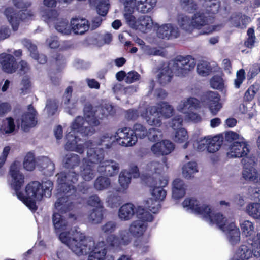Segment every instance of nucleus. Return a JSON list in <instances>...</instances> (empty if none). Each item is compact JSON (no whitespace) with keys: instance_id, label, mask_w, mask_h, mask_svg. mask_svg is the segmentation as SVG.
<instances>
[{"instance_id":"obj_61","label":"nucleus","mask_w":260,"mask_h":260,"mask_svg":"<svg viewBox=\"0 0 260 260\" xmlns=\"http://www.w3.org/2000/svg\"><path fill=\"white\" fill-rule=\"evenodd\" d=\"M180 4L182 8L189 13L193 12L197 8L193 0H180Z\"/></svg>"},{"instance_id":"obj_6","label":"nucleus","mask_w":260,"mask_h":260,"mask_svg":"<svg viewBox=\"0 0 260 260\" xmlns=\"http://www.w3.org/2000/svg\"><path fill=\"white\" fill-rule=\"evenodd\" d=\"M196 64L194 58L190 55H178L169 63H160L158 67L157 81L164 86L171 81L173 73L176 76L185 77L194 69Z\"/></svg>"},{"instance_id":"obj_44","label":"nucleus","mask_w":260,"mask_h":260,"mask_svg":"<svg viewBox=\"0 0 260 260\" xmlns=\"http://www.w3.org/2000/svg\"><path fill=\"white\" fill-rule=\"evenodd\" d=\"M117 229V223L114 220H109L106 222L101 226L100 229L101 232L107 236V237L110 235H113Z\"/></svg>"},{"instance_id":"obj_28","label":"nucleus","mask_w":260,"mask_h":260,"mask_svg":"<svg viewBox=\"0 0 260 260\" xmlns=\"http://www.w3.org/2000/svg\"><path fill=\"white\" fill-rule=\"evenodd\" d=\"M200 107V102L193 97H189L182 100L177 106V110L181 113H188L197 109Z\"/></svg>"},{"instance_id":"obj_53","label":"nucleus","mask_w":260,"mask_h":260,"mask_svg":"<svg viewBox=\"0 0 260 260\" xmlns=\"http://www.w3.org/2000/svg\"><path fill=\"white\" fill-rule=\"evenodd\" d=\"M160 201L151 198L146 202V207L153 213H156L160 208Z\"/></svg>"},{"instance_id":"obj_48","label":"nucleus","mask_w":260,"mask_h":260,"mask_svg":"<svg viewBox=\"0 0 260 260\" xmlns=\"http://www.w3.org/2000/svg\"><path fill=\"white\" fill-rule=\"evenodd\" d=\"M143 50L144 53L148 55L164 56L166 55V53L162 49L151 47L149 45L143 46Z\"/></svg>"},{"instance_id":"obj_60","label":"nucleus","mask_w":260,"mask_h":260,"mask_svg":"<svg viewBox=\"0 0 260 260\" xmlns=\"http://www.w3.org/2000/svg\"><path fill=\"white\" fill-rule=\"evenodd\" d=\"M168 23L162 24L158 27L157 29V36L162 39L169 40Z\"/></svg>"},{"instance_id":"obj_33","label":"nucleus","mask_w":260,"mask_h":260,"mask_svg":"<svg viewBox=\"0 0 260 260\" xmlns=\"http://www.w3.org/2000/svg\"><path fill=\"white\" fill-rule=\"evenodd\" d=\"M62 162L65 168L73 169L79 165L80 158L76 154L68 153L63 157Z\"/></svg>"},{"instance_id":"obj_34","label":"nucleus","mask_w":260,"mask_h":260,"mask_svg":"<svg viewBox=\"0 0 260 260\" xmlns=\"http://www.w3.org/2000/svg\"><path fill=\"white\" fill-rule=\"evenodd\" d=\"M153 25V21L151 17L149 16H142L138 19L136 29H139L143 32H146L150 30Z\"/></svg>"},{"instance_id":"obj_42","label":"nucleus","mask_w":260,"mask_h":260,"mask_svg":"<svg viewBox=\"0 0 260 260\" xmlns=\"http://www.w3.org/2000/svg\"><path fill=\"white\" fill-rule=\"evenodd\" d=\"M246 211L249 216L255 219H260V203H250L246 207Z\"/></svg>"},{"instance_id":"obj_37","label":"nucleus","mask_w":260,"mask_h":260,"mask_svg":"<svg viewBox=\"0 0 260 260\" xmlns=\"http://www.w3.org/2000/svg\"><path fill=\"white\" fill-rule=\"evenodd\" d=\"M198 171L197 164L194 161L188 162L182 167V175L187 179L193 177L194 174Z\"/></svg>"},{"instance_id":"obj_18","label":"nucleus","mask_w":260,"mask_h":260,"mask_svg":"<svg viewBox=\"0 0 260 260\" xmlns=\"http://www.w3.org/2000/svg\"><path fill=\"white\" fill-rule=\"evenodd\" d=\"M141 175L137 166L134 164L130 166L129 171L126 170H122L119 175L118 183L120 186L119 191L123 192L128 188L132 176L138 178L141 177Z\"/></svg>"},{"instance_id":"obj_62","label":"nucleus","mask_w":260,"mask_h":260,"mask_svg":"<svg viewBox=\"0 0 260 260\" xmlns=\"http://www.w3.org/2000/svg\"><path fill=\"white\" fill-rule=\"evenodd\" d=\"M248 38L245 42V45L248 48H252L254 46L255 42V37L254 35V31L252 28H249L247 30Z\"/></svg>"},{"instance_id":"obj_63","label":"nucleus","mask_w":260,"mask_h":260,"mask_svg":"<svg viewBox=\"0 0 260 260\" xmlns=\"http://www.w3.org/2000/svg\"><path fill=\"white\" fill-rule=\"evenodd\" d=\"M45 109L49 115H54L57 109V105L55 101L48 100L47 101Z\"/></svg>"},{"instance_id":"obj_23","label":"nucleus","mask_w":260,"mask_h":260,"mask_svg":"<svg viewBox=\"0 0 260 260\" xmlns=\"http://www.w3.org/2000/svg\"><path fill=\"white\" fill-rule=\"evenodd\" d=\"M73 89L68 86L63 95L62 105L65 111L71 115H73L77 109V101L75 99H71Z\"/></svg>"},{"instance_id":"obj_30","label":"nucleus","mask_w":260,"mask_h":260,"mask_svg":"<svg viewBox=\"0 0 260 260\" xmlns=\"http://www.w3.org/2000/svg\"><path fill=\"white\" fill-rule=\"evenodd\" d=\"M23 45L30 52V56L40 64H45L47 61L46 56L43 54H38L37 48L35 44H33L29 40H24L22 41Z\"/></svg>"},{"instance_id":"obj_39","label":"nucleus","mask_w":260,"mask_h":260,"mask_svg":"<svg viewBox=\"0 0 260 260\" xmlns=\"http://www.w3.org/2000/svg\"><path fill=\"white\" fill-rule=\"evenodd\" d=\"M111 179L107 177L99 176L94 182V188L97 191L107 189L111 185Z\"/></svg>"},{"instance_id":"obj_43","label":"nucleus","mask_w":260,"mask_h":260,"mask_svg":"<svg viewBox=\"0 0 260 260\" xmlns=\"http://www.w3.org/2000/svg\"><path fill=\"white\" fill-rule=\"evenodd\" d=\"M91 5L95 7L97 13L101 16L107 15L110 7L109 0H96V4Z\"/></svg>"},{"instance_id":"obj_57","label":"nucleus","mask_w":260,"mask_h":260,"mask_svg":"<svg viewBox=\"0 0 260 260\" xmlns=\"http://www.w3.org/2000/svg\"><path fill=\"white\" fill-rule=\"evenodd\" d=\"M161 146L164 149V155H167L171 153L175 148L174 143L170 140H164L160 141Z\"/></svg>"},{"instance_id":"obj_40","label":"nucleus","mask_w":260,"mask_h":260,"mask_svg":"<svg viewBox=\"0 0 260 260\" xmlns=\"http://www.w3.org/2000/svg\"><path fill=\"white\" fill-rule=\"evenodd\" d=\"M252 250L247 245H241L236 251L234 255L241 260H248L252 256Z\"/></svg>"},{"instance_id":"obj_17","label":"nucleus","mask_w":260,"mask_h":260,"mask_svg":"<svg viewBox=\"0 0 260 260\" xmlns=\"http://www.w3.org/2000/svg\"><path fill=\"white\" fill-rule=\"evenodd\" d=\"M115 140L120 145L124 147H131L137 142V138L134 132L128 127H123L117 130L115 134Z\"/></svg>"},{"instance_id":"obj_5","label":"nucleus","mask_w":260,"mask_h":260,"mask_svg":"<svg viewBox=\"0 0 260 260\" xmlns=\"http://www.w3.org/2000/svg\"><path fill=\"white\" fill-rule=\"evenodd\" d=\"M57 193H63L58 196L54 204L55 209L60 213H66L72 210L78 199L77 189L74 184L79 179V175L75 171L61 172L56 175Z\"/></svg>"},{"instance_id":"obj_9","label":"nucleus","mask_w":260,"mask_h":260,"mask_svg":"<svg viewBox=\"0 0 260 260\" xmlns=\"http://www.w3.org/2000/svg\"><path fill=\"white\" fill-rule=\"evenodd\" d=\"M173 113L174 109L171 105L167 102H161L149 107L148 111L141 112V116L145 118L149 125L160 126L161 124L160 117L168 118L173 115Z\"/></svg>"},{"instance_id":"obj_47","label":"nucleus","mask_w":260,"mask_h":260,"mask_svg":"<svg viewBox=\"0 0 260 260\" xmlns=\"http://www.w3.org/2000/svg\"><path fill=\"white\" fill-rule=\"evenodd\" d=\"M15 127V125L13 119L9 117L3 121V124L0 128V131L3 134H10L14 131Z\"/></svg>"},{"instance_id":"obj_3","label":"nucleus","mask_w":260,"mask_h":260,"mask_svg":"<svg viewBox=\"0 0 260 260\" xmlns=\"http://www.w3.org/2000/svg\"><path fill=\"white\" fill-rule=\"evenodd\" d=\"M183 207L187 211L200 215L210 225H216L225 234L229 243L232 246L241 240L240 231L234 222H229L220 213H214L208 206L201 205L194 198L186 199L182 203Z\"/></svg>"},{"instance_id":"obj_20","label":"nucleus","mask_w":260,"mask_h":260,"mask_svg":"<svg viewBox=\"0 0 260 260\" xmlns=\"http://www.w3.org/2000/svg\"><path fill=\"white\" fill-rule=\"evenodd\" d=\"M124 7L133 8L138 12L147 13L150 12L155 6L156 0H119Z\"/></svg>"},{"instance_id":"obj_58","label":"nucleus","mask_w":260,"mask_h":260,"mask_svg":"<svg viewBox=\"0 0 260 260\" xmlns=\"http://www.w3.org/2000/svg\"><path fill=\"white\" fill-rule=\"evenodd\" d=\"M141 78V75L135 71H131L126 73L125 82L127 84H131L138 81Z\"/></svg>"},{"instance_id":"obj_35","label":"nucleus","mask_w":260,"mask_h":260,"mask_svg":"<svg viewBox=\"0 0 260 260\" xmlns=\"http://www.w3.org/2000/svg\"><path fill=\"white\" fill-rule=\"evenodd\" d=\"M177 23L180 28L187 31H191L194 26L192 18L184 15L180 14L178 16Z\"/></svg>"},{"instance_id":"obj_46","label":"nucleus","mask_w":260,"mask_h":260,"mask_svg":"<svg viewBox=\"0 0 260 260\" xmlns=\"http://www.w3.org/2000/svg\"><path fill=\"white\" fill-rule=\"evenodd\" d=\"M242 234L246 237H250L254 232V224L249 220H245L240 224Z\"/></svg>"},{"instance_id":"obj_12","label":"nucleus","mask_w":260,"mask_h":260,"mask_svg":"<svg viewBox=\"0 0 260 260\" xmlns=\"http://www.w3.org/2000/svg\"><path fill=\"white\" fill-rule=\"evenodd\" d=\"M117 215L118 218L122 221H128L132 219L134 215H136L138 219L153 220V216L143 207L140 206L136 207L130 203L122 205L118 211Z\"/></svg>"},{"instance_id":"obj_51","label":"nucleus","mask_w":260,"mask_h":260,"mask_svg":"<svg viewBox=\"0 0 260 260\" xmlns=\"http://www.w3.org/2000/svg\"><path fill=\"white\" fill-rule=\"evenodd\" d=\"M188 139V135L187 131L184 128H180L177 130L173 138L175 142L182 143L186 141Z\"/></svg>"},{"instance_id":"obj_36","label":"nucleus","mask_w":260,"mask_h":260,"mask_svg":"<svg viewBox=\"0 0 260 260\" xmlns=\"http://www.w3.org/2000/svg\"><path fill=\"white\" fill-rule=\"evenodd\" d=\"M223 143V137L216 135L213 137L208 136V152L214 153L217 151L221 146Z\"/></svg>"},{"instance_id":"obj_27","label":"nucleus","mask_w":260,"mask_h":260,"mask_svg":"<svg viewBox=\"0 0 260 260\" xmlns=\"http://www.w3.org/2000/svg\"><path fill=\"white\" fill-rule=\"evenodd\" d=\"M0 63L3 70L7 73H12L17 69V63L14 57L9 54L2 53L0 55Z\"/></svg>"},{"instance_id":"obj_26","label":"nucleus","mask_w":260,"mask_h":260,"mask_svg":"<svg viewBox=\"0 0 260 260\" xmlns=\"http://www.w3.org/2000/svg\"><path fill=\"white\" fill-rule=\"evenodd\" d=\"M107 249L103 241L95 243L89 251L88 260H105L107 254Z\"/></svg>"},{"instance_id":"obj_15","label":"nucleus","mask_w":260,"mask_h":260,"mask_svg":"<svg viewBox=\"0 0 260 260\" xmlns=\"http://www.w3.org/2000/svg\"><path fill=\"white\" fill-rule=\"evenodd\" d=\"M119 237L116 235H110L106 238L107 245L115 250H120L122 246L128 245L132 241V235L126 230L119 232Z\"/></svg>"},{"instance_id":"obj_22","label":"nucleus","mask_w":260,"mask_h":260,"mask_svg":"<svg viewBox=\"0 0 260 260\" xmlns=\"http://www.w3.org/2000/svg\"><path fill=\"white\" fill-rule=\"evenodd\" d=\"M119 169V164L117 162L110 159L101 162L97 168V171L107 176L112 177L118 173Z\"/></svg>"},{"instance_id":"obj_7","label":"nucleus","mask_w":260,"mask_h":260,"mask_svg":"<svg viewBox=\"0 0 260 260\" xmlns=\"http://www.w3.org/2000/svg\"><path fill=\"white\" fill-rule=\"evenodd\" d=\"M163 164L153 161L147 164L141 172L142 181L149 188L152 198L160 201L164 200L166 191L164 188L168 184L167 179L161 176Z\"/></svg>"},{"instance_id":"obj_59","label":"nucleus","mask_w":260,"mask_h":260,"mask_svg":"<svg viewBox=\"0 0 260 260\" xmlns=\"http://www.w3.org/2000/svg\"><path fill=\"white\" fill-rule=\"evenodd\" d=\"M211 86L216 89H222L224 87L222 78L219 76H214L210 80Z\"/></svg>"},{"instance_id":"obj_50","label":"nucleus","mask_w":260,"mask_h":260,"mask_svg":"<svg viewBox=\"0 0 260 260\" xmlns=\"http://www.w3.org/2000/svg\"><path fill=\"white\" fill-rule=\"evenodd\" d=\"M208 136L200 138L193 144V148L199 151H203L207 149L208 151Z\"/></svg>"},{"instance_id":"obj_2","label":"nucleus","mask_w":260,"mask_h":260,"mask_svg":"<svg viewBox=\"0 0 260 260\" xmlns=\"http://www.w3.org/2000/svg\"><path fill=\"white\" fill-rule=\"evenodd\" d=\"M21 164L19 161H15L10 166L9 174L11 176L10 185L15 191L17 198L31 211L37 209L36 201H40L44 196L49 198L51 196L53 187L52 181L45 179L41 184L38 181H33L27 185L25 188L26 196L24 197L20 192L21 186L24 182V177L20 172Z\"/></svg>"},{"instance_id":"obj_10","label":"nucleus","mask_w":260,"mask_h":260,"mask_svg":"<svg viewBox=\"0 0 260 260\" xmlns=\"http://www.w3.org/2000/svg\"><path fill=\"white\" fill-rule=\"evenodd\" d=\"M41 19L48 25L54 24L55 29L62 35L69 36L72 32L71 24L66 19L58 18V13L55 10L41 7L39 10Z\"/></svg>"},{"instance_id":"obj_54","label":"nucleus","mask_w":260,"mask_h":260,"mask_svg":"<svg viewBox=\"0 0 260 260\" xmlns=\"http://www.w3.org/2000/svg\"><path fill=\"white\" fill-rule=\"evenodd\" d=\"M162 132L161 131L152 128L147 132V135L149 140L152 142H156L162 138Z\"/></svg>"},{"instance_id":"obj_11","label":"nucleus","mask_w":260,"mask_h":260,"mask_svg":"<svg viewBox=\"0 0 260 260\" xmlns=\"http://www.w3.org/2000/svg\"><path fill=\"white\" fill-rule=\"evenodd\" d=\"M23 164L24 168L28 171L34 170L37 165L46 176L52 175L55 170L54 164L48 157L40 156L36 159L34 154L31 152L26 154Z\"/></svg>"},{"instance_id":"obj_55","label":"nucleus","mask_w":260,"mask_h":260,"mask_svg":"<svg viewBox=\"0 0 260 260\" xmlns=\"http://www.w3.org/2000/svg\"><path fill=\"white\" fill-rule=\"evenodd\" d=\"M132 131L137 139L138 137L141 139L144 138L147 135V129L144 126L140 123L134 124Z\"/></svg>"},{"instance_id":"obj_32","label":"nucleus","mask_w":260,"mask_h":260,"mask_svg":"<svg viewBox=\"0 0 260 260\" xmlns=\"http://www.w3.org/2000/svg\"><path fill=\"white\" fill-rule=\"evenodd\" d=\"M115 136L110 133H105L103 134L96 140H91L95 146H101L104 148H110L113 142L115 141Z\"/></svg>"},{"instance_id":"obj_13","label":"nucleus","mask_w":260,"mask_h":260,"mask_svg":"<svg viewBox=\"0 0 260 260\" xmlns=\"http://www.w3.org/2000/svg\"><path fill=\"white\" fill-rule=\"evenodd\" d=\"M4 15L14 31L17 30L20 21L32 20L35 16V12L31 10L18 11L12 7L6 8Z\"/></svg>"},{"instance_id":"obj_21","label":"nucleus","mask_w":260,"mask_h":260,"mask_svg":"<svg viewBox=\"0 0 260 260\" xmlns=\"http://www.w3.org/2000/svg\"><path fill=\"white\" fill-rule=\"evenodd\" d=\"M249 146L245 141H235L231 144L228 148L227 156L229 158L248 157Z\"/></svg>"},{"instance_id":"obj_38","label":"nucleus","mask_w":260,"mask_h":260,"mask_svg":"<svg viewBox=\"0 0 260 260\" xmlns=\"http://www.w3.org/2000/svg\"><path fill=\"white\" fill-rule=\"evenodd\" d=\"M104 218V208H94L89 212V221L93 224H99Z\"/></svg>"},{"instance_id":"obj_16","label":"nucleus","mask_w":260,"mask_h":260,"mask_svg":"<svg viewBox=\"0 0 260 260\" xmlns=\"http://www.w3.org/2000/svg\"><path fill=\"white\" fill-rule=\"evenodd\" d=\"M243 164L242 176L247 181L258 182L260 180V175L254 167V157H245L242 159Z\"/></svg>"},{"instance_id":"obj_19","label":"nucleus","mask_w":260,"mask_h":260,"mask_svg":"<svg viewBox=\"0 0 260 260\" xmlns=\"http://www.w3.org/2000/svg\"><path fill=\"white\" fill-rule=\"evenodd\" d=\"M220 96L217 92L208 91L202 98V101L205 106L209 108L212 115H215L222 108L219 102Z\"/></svg>"},{"instance_id":"obj_49","label":"nucleus","mask_w":260,"mask_h":260,"mask_svg":"<svg viewBox=\"0 0 260 260\" xmlns=\"http://www.w3.org/2000/svg\"><path fill=\"white\" fill-rule=\"evenodd\" d=\"M106 202L108 206L111 208L117 207L121 203V197L116 193L108 192Z\"/></svg>"},{"instance_id":"obj_8","label":"nucleus","mask_w":260,"mask_h":260,"mask_svg":"<svg viewBox=\"0 0 260 260\" xmlns=\"http://www.w3.org/2000/svg\"><path fill=\"white\" fill-rule=\"evenodd\" d=\"M203 7L196 12L192 17L194 28L201 29V35H207L216 30L221 27L220 25H212L213 17L210 14H214L218 12L220 3L219 0H204Z\"/></svg>"},{"instance_id":"obj_41","label":"nucleus","mask_w":260,"mask_h":260,"mask_svg":"<svg viewBox=\"0 0 260 260\" xmlns=\"http://www.w3.org/2000/svg\"><path fill=\"white\" fill-rule=\"evenodd\" d=\"M134 246L138 252L141 253H145L149 251L150 248L149 238L143 237L141 239H137L135 241Z\"/></svg>"},{"instance_id":"obj_45","label":"nucleus","mask_w":260,"mask_h":260,"mask_svg":"<svg viewBox=\"0 0 260 260\" xmlns=\"http://www.w3.org/2000/svg\"><path fill=\"white\" fill-rule=\"evenodd\" d=\"M124 9L125 13L124 14V17L127 24L131 28L136 29L137 26L138 20H137L135 17L132 14L135 9L129 7L126 9L125 7Z\"/></svg>"},{"instance_id":"obj_14","label":"nucleus","mask_w":260,"mask_h":260,"mask_svg":"<svg viewBox=\"0 0 260 260\" xmlns=\"http://www.w3.org/2000/svg\"><path fill=\"white\" fill-rule=\"evenodd\" d=\"M80 133L76 132L74 135L76 137H77V144H80L83 147V152L82 153H79V154H82L84 152V147H86L87 148V157H85L87 160V164H98L99 165L102 162L104 158V151L103 148H100L98 147H94V145H93V143L91 140L88 141L84 143L83 144L79 143L81 141V140L78 138V134ZM79 153V152H78Z\"/></svg>"},{"instance_id":"obj_25","label":"nucleus","mask_w":260,"mask_h":260,"mask_svg":"<svg viewBox=\"0 0 260 260\" xmlns=\"http://www.w3.org/2000/svg\"><path fill=\"white\" fill-rule=\"evenodd\" d=\"M70 23L72 31L75 35H83L90 28L89 22L84 18H73Z\"/></svg>"},{"instance_id":"obj_52","label":"nucleus","mask_w":260,"mask_h":260,"mask_svg":"<svg viewBox=\"0 0 260 260\" xmlns=\"http://www.w3.org/2000/svg\"><path fill=\"white\" fill-rule=\"evenodd\" d=\"M197 71L200 75L206 76L208 75L211 72V67L208 62L202 61L197 64Z\"/></svg>"},{"instance_id":"obj_31","label":"nucleus","mask_w":260,"mask_h":260,"mask_svg":"<svg viewBox=\"0 0 260 260\" xmlns=\"http://www.w3.org/2000/svg\"><path fill=\"white\" fill-rule=\"evenodd\" d=\"M80 175L84 180L89 181L95 177V170L93 165L87 164V160L83 158L80 166Z\"/></svg>"},{"instance_id":"obj_64","label":"nucleus","mask_w":260,"mask_h":260,"mask_svg":"<svg viewBox=\"0 0 260 260\" xmlns=\"http://www.w3.org/2000/svg\"><path fill=\"white\" fill-rule=\"evenodd\" d=\"M245 72L243 69H240L237 72L236 78L234 80V86L236 88H239L241 84L245 79Z\"/></svg>"},{"instance_id":"obj_56","label":"nucleus","mask_w":260,"mask_h":260,"mask_svg":"<svg viewBox=\"0 0 260 260\" xmlns=\"http://www.w3.org/2000/svg\"><path fill=\"white\" fill-rule=\"evenodd\" d=\"M87 204L89 206L95 207V208H104L103 203L97 194L90 196L87 201Z\"/></svg>"},{"instance_id":"obj_24","label":"nucleus","mask_w":260,"mask_h":260,"mask_svg":"<svg viewBox=\"0 0 260 260\" xmlns=\"http://www.w3.org/2000/svg\"><path fill=\"white\" fill-rule=\"evenodd\" d=\"M36 111L31 105L28 106V112L24 113L21 116V128L24 131H27L28 129L35 126L37 123L36 118Z\"/></svg>"},{"instance_id":"obj_1","label":"nucleus","mask_w":260,"mask_h":260,"mask_svg":"<svg viewBox=\"0 0 260 260\" xmlns=\"http://www.w3.org/2000/svg\"><path fill=\"white\" fill-rule=\"evenodd\" d=\"M84 117L78 116L75 118L71 124L69 131L66 135L67 142L64 148L67 151L83 152V146L80 144L76 145L77 138L74 135L75 133H80L83 136L92 135L96 131L95 127L100 124L96 117L102 119L108 115H113L115 111L111 104H105L99 107L95 112L92 106L88 105L84 107Z\"/></svg>"},{"instance_id":"obj_29","label":"nucleus","mask_w":260,"mask_h":260,"mask_svg":"<svg viewBox=\"0 0 260 260\" xmlns=\"http://www.w3.org/2000/svg\"><path fill=\"white\" fill-rule=\"evenodd\" d=\"M152 221L138 219L131 223L129 228V232L134 237H140L143 234L147 229V225L146 222Z\"/></svg>"},{"instance_id":"obj_4","label":"nucleus","mask_w":260,"mask_h":260,"mask_svg":"<svg viewBox=\"0 0 260 260\" xmlns=\"http://www.w3.org/2000/svg\"><path fill=\"white\" fill-rule=\"evenodd\" d=\"M52 221L59 240L65 244L71 250L78 256L87 255L94 245V240L86 238L84 233L77 229L69 231L70 225L58 213H54Z\"/></svg>"}]
</instances>
